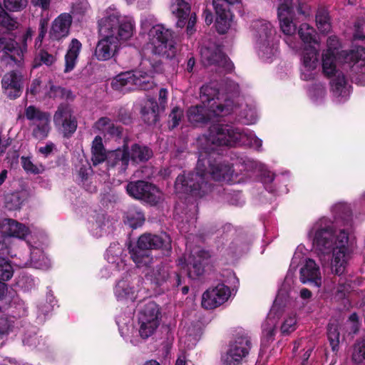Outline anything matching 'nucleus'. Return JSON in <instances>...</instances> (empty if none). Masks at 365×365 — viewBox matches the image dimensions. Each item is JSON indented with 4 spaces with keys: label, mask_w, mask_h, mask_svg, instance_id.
<instances>
[{
    "label": "nucleus",
    "mask_w": 365,
    "mask_h": 365,
    "mask_svg": "<svg viewBox=\"0 0 365 365\" xmlns=\"http://www.w3.org/2000/svg\"><path fill=\"white\" fill-rule=\"evenodd\" d=\"M199 158L195 173L178 176L175 189L178 193H189L195 197H203L212 190L210 178L230 182L234 171L230 165L212 160L210 153L217 147L245 145L259 150L262 141L247 129L229 125H215L208 133L197 140Z\"/></svg>",
    "instance_id": "1"
},
{
    "label": "nucleus",
    "mask_w": 365,
    "mask_h": 365,
    "mask_svg": "<svg viewBox=\"0 0 365 365\" xmlns=\"http://www.w3.org/2000/svg\"><path fill=\"white\" fill-rule=\"evenodd\" d=\"M341 47L339 38L331 36L322 53V72L331 78V90L339 102L350 93L346 75L356 74V83L365 86V48L353 44L349 51H339Z\"/></svg>",
    "instance_id": "2"
},
{
    "label": "nucleus",
    "mask_w": 365,
    "mask_h": 365,
    "mask_svg": "<svg viewBox=\"0 0 365 365\" xmlns=\"http://www.w3.org/2000/svg\"><path fill=\"white\" fill-rule=\"evenodd\" d=\"M307 237L312 242L322 264L329 260L331 272L341 275L346 269L352 252L354 240L345 229L336 232L334 222L322 217L309 227Z\"/></svg>",
    "instance_id": "3"
},
{
    "label": "nucleus",
    "mask_w": 365,
    "mask_h": 365,
    "mask_svg": "<svg viewBox=\"0 0 365 365\" xmlns=\"http://www.w3.org/2000/svg\"><path fill=\"white\" fill-rule=\"evenodd\" d=\"M135 21L131 16H121L115 6L108 7L98 21L99 40L94 56L98 61H108L133 36Z\"/></svg>",
    "instance_id": "4"
},
{
    "label": "nucleus",
    "mask_w": 365,
    "mask_h": 365,
    "mask_svg": "<svg viewBox=\"0 0 365 365\" xmlns=\"http://www.w3.org/2000/svg\"><path fill=\"white\" fill-rule=\"evenodd\" d=\"M238 85L230 82L225 88L211 82L202 86L200 98L202 104L210 108L214 115H227L237 109L234 98L237 97Z\"/></svg>",
    "instance_id": "5"
},
{
    "label": "nucleus",
    "mask_w": 365,
    "mask_h": 365,
    "mask_svg": "<svg viewBox=\"0 0 365 365\" xmlns=\"http://www.w3.org/2000/svg\"><path fill=\"white\" fill-rule=\"evenodd\" d=\"M306 252L303 246L297 247L291 261L289 269L285 277L283 290L287 291L293 282V274L297 268L299 269V279L302 283H309L317 287H320L322 283V274L319 265L310 258L305 257Z\"/></svg>",
    "instance_id": "6"
},
{
    "label": "nucleus",
    "mask_w": 365,
    "mask_h": 365,
    "mask_svg": "<svg viewBox=\"0 0 365 365\" xmlns=\"http://www.w3.org/2000/svg\"><path fill=\"white\" fill-rule=\"evenodd\" d=\"M150 63L143 61L140 68L132 72L122 73L116 76L111 82V86L117 91H127L135 88L149 90L155 86L153 75L160 71V65H153L148 68Z\"/></svg>",
    "instance_id": "7"
},
{
    "label": "nucleus",
    "mask_w": 365,
    "mask_h": 365,
    "mask_svg": "<svg viewBox=\"0 0 365 365\" xmlns=\"http://www.w3.org/2000/svg\"><path fill=\"white\" fill-rule=\"evenodd\" d=\"M160 248L167 251L171 249V240L166 233L160 235L144 234L139 237L137 245L130 249V253L138 267H148L153 263L148 250Z\"/></svg>",
    "instance_id": "8"
},
{
    "label": "nucleus",
    "mask_w": 365,
    "mask_h": 365,
    "mask_svg": "<svg viewBox=\"0 0 365 365\" xmlns=\"http://www.w3.org/2000/svg\"><path fill=\"white\" fill-rule=\"evenodd\" d=\"M253 38L257 53L263 61H268L276 55L278 41L271 23L264 20L255 22Z\"/></svg>",
    "instance_id": "9"
},
{
    "label": "nucleus",
    "mask_w": 365,
    "mask_h": 365,
    "mask_svg": "<svg viewBox=\"0 0 365 365\" xmlns=\"http://www.w3.org/2000/svg\"><path fill=\"white\" fill-rule=\"evenodd\" d=\"M152 155V151L146 146L133 145L130 150L123 147L111 151L108 155V163L110 169L116 170L118 173H124L130 160L133 163L147 161Z\"/></svg>",
    "instance_id": "10"
},
{
    "label": "nucleus",
    "mask_w": 365,
    "mask_h": 365,
    "mask_svg": "<svg viewBox=\"0 0 365 365\" xmlns=\"http://www.w3.org/2000/svg\"><path fill=\"white\" fill-rule=\"evenodd\" d=\"M148 36L154 55L165 58H173L175 56L178 48L171 30L162 24H157L150 29Z\"/></svg>",
    "instance_id": "11"
},
{
    "label": "nucleus",
    "mask_w": 365,
    "mask_h": 365,
    "mask_svg": "<svg viewBox=\"0 0 365 365\" xmlns=\"http://www.w3.org/2000/svg\"><path fill=\"white\" fill-rule=\"evenodd\" d=\"M162 315L159 306L149 302L145 304L138 314V333L143 339L152 336L161 322Z\"/></svg>",
    "instance_id": "12"
},
{
    "label": "nucleus",
    "mask_w": 365,
    "mask_h": 365,
    "mask_svg": "<svg viewBox=\"0 0 365 365\" xmlns=\"http://www.w3.org/2000/svg\"><path fill=\"white\" fill-rule=\"evenodd\" d=\"M69 93L61 87L55 86L50 79L44 77L34 79L26 91L28 96H32L38 101L55 99Z\"/></svg>",
    "instance_id": "13"
},
{
    "label": "nucleus",
    "mask_w": 365,
    "mask_h": 365,
    "mask_svg": "<svg viewBox=\"0 0 365 365\" xmlns=\"http://www.w3.org/2000/svg\"><path fill=\"white\" fill-rule=\"evenodd\" d=\"M30 230L25 225L11 218L0 220V252L4 253L11 237L25 239Z\"/></svg>",
    "instance_id": "14"
},
{
    "label": "nucleus",
    "mask_w": 365,
    "mask_h": 365,
    "mask_svg": "<svg viewBox=\"0 0 365 365\" xmlns=\"http://www.w3.org/2000/svg\"><path fill=\"white\" fill-rule=\"evenodd\" d=\"M30 230L25 225L11 218L0 220V252L4 253L11 237L25 239Z\"/></svg>",
    "instance_id": "15"
},
{
    "label": "nucleus",
    "mask_w": 365,
    "mask_h": 365,
    "mask_svg": "<svg viewBox=\"0 0 365 365\" xmlns=\"http://www.w3.org/2000/svg\"><path fill=\"white\" fill-rule=\"evenodd\" d=\"M319 47L313 45L303 48L300 58V78L303 81H312L319 73Z\"/></svg>",
    "instance_id": "16"
},
{
    "label": "nucleus",
    "mask_w": 365,
    "mask_h": 365,
    "mask_svg": "<svg viewBox=\"0 0 365 365\" xmlns=\"http://www.w3.org/2000/svg\"><path fill=\"white\" fill-rule=\"evenodd\" d=\"M126 191L130 197L143 200L151 205L158 203L163 197L156 186L143 180L130 182L126 186Z\"/></svg>",
    "instance_id": "17"
},
{
    "label": "nucleus",
    "mask_w": 365,
    "mask_h": 365,
    "mask_svg": "<svg viewBox=\"0 0 365 365\" xmlns=\"http://www.w3.org/2000/svg\"><path fill=\"white\" fill-rule=\"evenodd\" d=\"M210 257L209 252L197 247L191 252L187 260L180 257L178 260V266L185 269L190 278H195L202 274Z\"/></svg>",
    "instance_id": "18"
},
{
    "label": "nucleus",
    "mask_w": 365,
    "mask_h": 365,
    "mask_svg": "<svg viewBox=\"0 0 365 365\" xmlns=\"http://www.w3.org/2000/svg\"><path fill=\"white\" fill-rule=\"evenodd\" d=\"M170 10L178 19L176 23L178 27L182 28L187 24V34L192 35L195 32L196 15L192 14L190 16V7L184 0H172Z\"/></svg>",
    "instance_id": "19"
},
{
    "label": "nucleus",
    "mask_w": 365,
    "mask_h": 365,
    "mask_svg": "<svg viewBox=\"0 0 365 365\" xmlns=\"http://www.w3.org/2000/svg\"><path fill=\"white\" fill-rule=\"evenodd\" d=\"M53 122L57 130L64 137L71 136L76 130L77 121L73 115L70 106L61 105L53 115Z\"/></svg>",
    "instance_id": "20"
},
{
    "label": "nucleus",
    "mask_w": 365,
    "mask_h": 365,
    "mask_svg": "<svg viewBox=\"0 0 365 365\" xmlns=\"http://www.w3.org/2000/svg\"><path fill=\"white\" fill-rule=\"evenodd\" d=\"M277 16L280 29L287 36L285 39L286 43L292 49L297 48V45L292 39V36L296 33L297 26L292 21L294 11L292 5L280 4L278 7Z\"/></svg>",
    "instance_id": "21"
},
{
    "label": "nucleus",
    "mask_w": 365,
    "mask_h": 365,
    "mask_svg": "<svg viewBox=\"0 0 365 365\" xmlns=\"http://www.w3.org/2000/svg\"><path fill=\"white\" fill-rule=\"evenodd\" d=\"M250 341L247 336L237 338L230 344V348L222 357V365H240L242 359L249 353Z\"/></svg>",
    "instance_id": "22"
},
{
    "label": "nucleus",
    "mask_w": 365,
    "mask_h": 365,
    "mask_svg": "<svg viewBox=\"0 0 365 365\" xmlns=\"http://www.w3.org/2000/svg\"><path fill=\"white\" fill-rule=\"evenodd\" d=\"M200 55L202 63L206 65L216 64L223 68L226 71H232L234 66L227 56L221 51V48L215 45L209 47H202Z\"/></svg>",
    "instance_id": "23"
},
{
    "label": "nucleus",
    "mask_w": 365,
    "mask_h": 365,
    "mask_svg": "<svg viewBox=\"0 0 365 365\" xmlns=\"http://www.w3.org/2000/svg\"><path fill=\"white\" fill-rule=\"evenodd\" d=\"M230 294V289L227 286L218 284L203 293L202 306L207 309H215L227 302Z\"/></svg>",
    "instance_id": "24"
},
{
    "label": "nucleus",
    "mask_w": 365,
    "mask_h": 365,
    "mask_svg": "<svg viewBox=\"0 0 365 365\" xmlns=\"http://www.w3.org/2000/svg\"><path fill=\"white\" fill-rule=\"evenodd\" d=\"M240 0H213V6L217 15L215 25L220 34H225L232 26V14L228 4H234Z\"/></svg>",
    "instance_id": "25"
},
{
    "label": "nucleus",
    "mask_w": 365,
    "mask_h": 365,
    "mask_svg": "<svg viewBox=\"0 0 365 365\" xmlns=\"http://www.w3.org/2000/svg\"><path fill=\"white\" fill-rule=\"evenodd\" d=\"M140 288L138 284L131 282L126 277L117 281L113 293L118 302L129 303L134 302L139 298Z\"/></svg>",
    "instance_id": "26"
},
{
    "label": "nucleus",
    "mask_w": 365,
    "mask_h": 365,
    "mask_svg": "<svg viewBox=\"0 0 365 365\" xmlns=\"http://www.w3.org/2000/svg\"><path fill=\"white\" fill-rule=\"evenodd\" d=\"M29 255H21L19 262H15L20 267H32L36 269H47L50 260L44 255L41 249L29 245Z\"/></svg>",
    "instance_id": "27"
},
{
    "label": "nucleus",
    "mask_w": 365,
    "mask_h": 365,
    "mask_svg": "<svg viewBox=\"0 0 365 365\" xmlns=\"http://www.w3.org/2000/svg\"><path fill=\"white\" fill-rule=\"evenodd\" d=\"M122 252L123 249L118 243L111 244L106 251V259L109 263L108 269L113 275L127 273L126 264L121 258Z\"/></svg>",
    "instance_id": "28"
},
{
    "label": "nucleus",
    "mask_w": 365,
    "mask_h": 365,
    "mask_svg": "<svg viewBox=\"0 0 365 365\" xmlns=\"http://www.w3.org/2000/svg\"><path fill=\"white\" fill-rule=\"evenodd\" d=\"M72 20V16L68 13L60 14L52 23L49 38L51 40L60 41L67 37L70 32Z\"/></svg>",
    "instance_id": "29"
},
{
    "label": "nucleus",
    "mask_w": 365,
    "mask_h": 365,
    "mask_svg": "<svg viewBox=\"0 0 365 365\" xmlns=\"http://www.w3.org/2000/svg\"><path fill=\"white\" fill-rule=\"evenodd\" d=\"M21 49L14 46L13 41L0 38V73L4 67L21 59Z\"/></svg>",
    "instance_id": "30"
},
{
    "label": "nucleus",
    "mask_w": 365,
    "mask_h": 365,
    "mask_svg": "<svg viewBox=\"0 0 365 365\" xmlns=\"http://www.w3.org/2000/svg\"><path fill=\"white\" fill-rule=\"evenodd\" d=\"M3 93L9 98L14 99L21 93V78L16 73L11 71L5 74L1 80Z\"/></svg>",
    "instance_id": "31"
},
{
    "label": "nucleus",
    "mask_w": 365,
    "mask_h": 365,
    "mask_svg": "<svg viewBox=\"0 0 365 365\" xmlns=\"http://www.w3.org/2000/svg\"><path fill=\"white\" fill-rule=\"evenodd\" d=\"M151 264L142 267L145 269V278L158 286L163 284L170 277V265L168 263H161L151 267Z\"/></svg>",
    "instance_id": "32"
},
{
    "label": "nucleus",
    "mask_w": 365,
    "mask_h": 365,
    "mask_svg": "<svg viewBox=\"0 0 365 365\" xmlns=\"http://www.w3.org/2000/svg\"><path fill=\"white\" fill-rule=\"evenodd\" d=\"M277 299L275 300L266 320L262 324V341L264 346L274 340L277 333V324L279 319L278 316H277Z\"/></svg>",
    "instance_id": "33"
},
{
    "label": "nucleus",
    "mask_w": 365,
    "mask_h": 365,
    "mask_svg": "<svg viewBox=\"0 0 365 365\" xmlns=\"http://www.w3.org/2000/svg\"><path fill=\"white\" fill-rule=\"evenodd\" d=\"M187 115L188 120L192 124L205 123L215 117L223 116L214 115L210 108L202 103V105L190 107L187 112Z\"/></svg>",
    "instance_id": "34"
},
{
    "label": "nucleus",
    "mask_w": 365,
    "mask_h": 365,
    "mask_svg": "<svg viewBox=\"0 0 365 365\" xmlns=\"http://www.w3.org/2000/svg\"><path fill=\"white\" fill-rule=\"evenodd\" d=\"M81 48L82 44L78 39L73 38L71 41L65 55V73H69L74 69Z\"/></svg>",
    "instance_id": "35"
},
{
    "label": "nucleus",
    "mask_w": 365,
    "mask_h": 365,
    "mask_svg": "<svg viewBox=\"0 0 365 365\" xmlns=\"http://www.w3.org/2000/svg\"><path fill=\"white\" fill-rule=\"evenodd\" d=\"M330 212L335 220H341L345 225H352L351 206L345 202H338L330 207Z\"/></svg>",
    "instance_id": "36"
},
{
    "label": "nucleus",
    "mask_w": 365,
    "mask_h": 365,
    "mask_svg": "<svg viewBox=\"0 0 365 365\" xmlns=\"http://www.w3.org/2000/svg\"><path fill=\"white\" fill-rule=\"evenodd\" d=\"M160 107L153 99H148L144 102L141 114L144 121L148 124H155L158 120Z\"/></svg>",
    "instance_id": "37"
},
{
    "label": "nucleus",
    "mask_w": 365,
    "mask_h": 365,
    "mask_svg": "<svg viewBox=\"0 0 365 365\" xmlns=\"http://www.w3.org/2000/svg\"><path fill=\"white\" fill-rule=\"evenodd\" d=\"M29 128L34 138L38 140L45 139L51 130V115L44 118L43 120L29 123Z\"/></svg>",
    "instance_id": "38"
},
{
    "label": "nucleus",
    "mask_w": 365,
    "mask_h": 365,
    "mask_svg": "<svg viewBox=\"0 0 365 365\" xmlns=\"http://www.w3.org/2000/svg\"><path fill=\"white\" fill-rule=\"evenodd\" d=\"M93 128L95 131L103 134L110 135H118L120 133L119 127L115 125L113 120L108 117L99 118L93 125Z\"/></svg>",
    "instance_id": "39"
},
{
    "label": "nucleus",
    "mask_w": 365,
    "mask_h": 365,
    "mask_svg": "<svg viewBox=\"0 0 365 365\" xmlns=\"http://www.w3.org/2000/svg\"><path fill=\"white\" fill-rule=\"evenodd\" d=\"M13 274L14 270L10 262L0 257V299L4 296L7 290V286L3 281L9 280Z\"/></svg>",
    "instance_id": "40"
},
{
    "label": "nucleus",
    "mask_w": 365,
    "mask_h": 365,
    "mask_svg": "<svg viewBox=\"0 0 365 365\" xmlns=\"http://www.w3.org/2000/svg\"><path fill=\"white\" fill-rule=\"evenodd\" d=\"M299 35L304 43V47L309 45L319 47V41L317 39L315 31L314 28L309 26L307 24H302L300 26Z\"/></svg>",
    "instance_id": "41"
},
{
    "label": "nucleus",
    "mask_w": 365,
    "mask_h": 365,
    "mask_svg": "<svg viewBox=\"0 0 365 365\" xmlns=\"http://www.w3.org/2000/svg\"><path fill=\"white\" fill-rule=\"evenodd\" d=\"M106 158V151L101 137L96 136L92 145V161L93 165L103 162Z\"/></svg>",
    "instance_id": "42"
},
{
    "label": "nucleus",
    "mask_w": 365,
    "mask_h": 365,
    "mask_svg": "<svg viewBox=\"0 0 365 365\" xmlns=\"http://www.w3.org/2000/svg\"><path fill=\"white\" fill-rule=\"evenodd\" d=\"M145 221L143 214L138 210L130 209L125 215L124 222L132 228L141 226Z\"/></svg>",
    "instance_id": "43"
},
{
    "label": "nucleus",
    "mask_w": 365,
    "mask_h": 365,
    "mask_svg": "<svg viewBox=\"0 0 365 365\" xmlns=\"http://www.w3.org/2000/svg\"><path fill=\"white\" fill-rule=\"evenodd\" d=\"M48 115H51L49 113L43 111L34 106H27L24 110V116L30 123H33L38 120H43L44 118Z\"/></svg>",
    "instance_id": "44"
},
{
    "label": "nucleus",
    "mask_w": 365,
    "mask_h": 365,
    "mask_svg": "<svg viewBox=\"0 0 365 365\" xmlns=\"http://www.w3.org/2000/svg\"><path fill=\"white\" fill-rule=\"evenodd\" d=\"M19 23L17 21L9 15L0 4V33L2 29L11 31L17 29Z\"/></svg>",
    "instance_id": "45"
},
{
    "label": "nucleus",
    "mask_w": 365,
    "mask_h": 365,
    "mask_svg": "<svg viewBox=\"0 0 365 365\" xmlns=\"http://www.w3.org/2000/svg\"><path fill=\"white\" fill-rule=\"evenodd\" d=\"M110 226L111 222L108 220H106V217L102 215L98 217L96 224L93 225L92 233L96 237H101L104 233L110 231Z\"/></svg>",
    "instance_id": "46"
},
{
    "label": "nucleus",
    "mask_w": 365,
    "mask_h": 365,
    "mask_svg": "<svg viewBox=\"0 0 365 365\" xmlns=\"http://www.w3.org/2000/svg\"><path fill=\"white\" fill-rule=\"evenodd\" d=\"M316 23L322 33H328L331 30L329 14L325 10L318 11L316 15Z\"/></svg>",
    "instance_id": "47"
},
{
    "label": "nucleus",
    "mask_w": 365,
    "mask_h": 365,
    "mask_svg": "<svg viewBox=\"0 0 365 365\" xmlns=\"http://www.w3.org/2000/svg\"><path fill=\"white\" fill-rule=\"evenodd\" d=\"M351 357L354 363L365 364V340L354 344Z\"/></svg>",
    "instance_id": "48"
},
{
    "label": "nucleus",
    "mask_w": 365,
    "mask_h": 365,
    "mask_svg": "<svg viewBox=\"0 0 365 365\" xmlns=\"http://www.w3.org/2000/svg\"><path fill=\"white\" fill-rule=\"evenodd\" d=\"M32 30L29 28L27 29L21 35V39H19V41H21V45L19 46L18 44V43L16 41H15L14 40L10 38H6V37H2L1 38H4L6 39V41H11L14 42V46L18 48V49H21V57L23 56V53L26 50V46H27V42L29 41H31V37H32Z\"/></svg>",
    "instance_id": "49"
},
{
    "label": "nucleus",
    "mask_w": 365,
    "mask_h": 365,
    "mask_svg": "<svg viewBox=\"0 0 365 365\" xmlns=\"http://www.w3.org/2000/svg\"><path fill=\"white\" fill-rule=\"evenodd\" d=\"M240 117L246 124H254L257 120V113L255 107L246 106L241 112Z\"/></svg>",
    "instance_id": "50"
},
{
    "label": "nucleus",
    "mask_w": 365,
    "mask_h": 365,
    "mask_svg": "<svg viewBox=\"0 0 365 365\" xmlns=\"http://www.w3.org/2000/svg\"><path fill=\"white\" fill-rule=\"evenodd\" d=\"M297 328V318L296 315L292 314L287 316L284 319L281 327V331L284 334H288L294 331Z\"/></svg>",
    "instance_id": "51"
},
{
    "label": "nucleus",
    "mask_w": 365,
    "mask_h": 365,
    "mask_svg": "<svg viewBox=\"0 0 365 365\" xmlns=\"http://www.w3.org/2000/svg\"><path fill=\"white\" fill-rule=\"evenodd\" d=\"M5 8L9 11L16 12L24 9L27 4V0H4Z\"/></svg>",
    "instance_id": "52"
},
{
    "label": "nucleus",
    "mask_w": 365,
    "mask_h": 365,
    "mask_svg": "<svg viewBox=\"0 0 365 365\" xmlns=\"http://www.w3.org/2000/svg\"><path fill=\"white\" fill-rule=\"evenodd\" d=\"M21 162L23 168L26 172L33 173V174H38L41 173L43 170V166L40 165L39 166L34 165L31 159L27 157H21Z\"/></svg>",
    "instance_id": "53"
},
{
    "label": "nucleus",
    "mask_w": 365,
    "mask_h": 365,
    "mask_svg": "<svg viewBox=\"0 0 365 365\" xmlns=\"http://www.w3.org/2000/svg\"><path fill=\"white\" fill-rule=\"evenodd\" d=\"M5 203L9 210H17L21 207L22 200L18 192H14L6 196Z\"/></svg>",
    "instance_id": "54"
},
{
    "label": "nucleus",
    "mask_w": 365,
    "mask_h": 365,
    "mask_svg": "<svg viewBox=\"0 0 365 365\" xmlns=\"http://www.w3.org/2000/svg\"><path fill=\"white\" fill-rule=\"evenodd\" d=\"M183 116V111L179 107H174L169 115V127L171 129L175 128L179 125Z\"/></svg>",
    "instance_id": "55"
},
{
    "label": "nucleus",
    "mask_w": 365,
    "mask_h": 365,
    "mask_svg": "<svg viewBox=\"0 0 365 365\" xmlns=\"http://www.w3.org/2000/svg\"><path fill=\"white\" fill-rule=\"evenodd\" d=\"M16 285L24 291H29L35 287V281L31 276L23 275L19 277Z\"/></svg>",
    "instance_id": "56"
},
{
    "label": "nucleus",
    "mask_w": 365,
    "mask_h": 365,
    "mask_svg": "<svg viewBox=\"0 0 365 365\" xmlns=\"http://www.w3.org/2000/svg\"><path fill=\"white\" fill-rule=\"evenodd\" d=\"M55 305V298L51 292H48L46 295V303H41L38 305V310L43 315L49 313Z\"/></svg>",
    "instance_id": "57"
},
{
    "label": "nucleus",
    "mask_w": 365,
    "mask_h": 365,
    "mask_svg": "<svg viewBox=\"0 0 365 365\" xmlns=\"http://www.w3.org/2000/svg\"><path fill=\"white\" fill-rule=\"evenodd\" d=\"M309 93L312 99L317 102L325 96V87L323 85H316L309 89Z\"/></svg>",
    "instance_id": "58"
},
{
    "label": "nucleus",
    "mask_w": 365,
    "mask_h": 365,
    "mask_svg": "<svg viewBox=\"0 0 365 365\" xmlns=\"http://www.w3.org/2000/svg\"><path fill=\"white\" fill-rule=\"evenodd\" d=\"M327 334L330 344L332 346V349L334 351L336 347L338 346L339 339V333L337 328L333 325L329 326Z\"/></svg>",
    "instance_id": "59"
},
{
    "label": "nucleus",
    "mask_w": 365,
    "mask_h": 365,
    "mask_svg": "<svg viewBox=\"0 0 365 365\" xmlns=\"http://www.w3.org/2000/svg\"><path fill=\"white\" fill-rule=\"evenodd\" d=\"M14 328V320L9 318H0V334H8Z\"/></svg>",
    "instance_id": "60"
},
{
    "label": "nucleus",
    "mask_w": 365,
    "mask_h": 365,
    "mask_svg": "<svg viewBox=\"0 0 365 365\" xmlns=\"http://www.w3.org/2000/svg\"><path fill=\"white\" fill-rule=\"evenodd\" d=\"M180 342L184 344L185 346L187 349H191L197 344L198 336L197 334H188L180 336Z\"/></svg>",
    "instance_id": "61"
},
{
    "label": "nucleus",
    "mask_w": 365,
    "mask_h": 365,
    "mask_svg": "<svg viewBox=\"0 0 365 365\" xmlns=\"http://www.w3.org/2000/svg\"><path fill=\"white\" fill-rule=\"evenodd\" d=\"M130 322L131 317L130 316L125 317V318H123L121 316H118L116 318V323L122 336L124 334L125 326L127 327Z\"/></svg>",
    "instance_id": "62"
},
{
    "label": "nucleus",
    "mask_w": 365,
    "mask_h": 365,
    "mask_svg": "<svg viewBox=\"0 0 365 365\" xmlns=\"http://www.w3.org/2000/svg\"><path fill=\"white\" fill-rule=\"evenodd\" d=\"M348 324L350 325V333L355 334L359 329V317L356 313H353L350 315Z\"/></svg>",
    "instance_id": "63"
},
{
    "label": "nucleus",
    "mask_w": 365,
    "mask_h": 365,
    "mask_svg": "<svg viewBox=\"0 0 365 365\" xmlns=\"http://www.w3.org/2000/svg\"><path fill=\"white\" fill-rule=\"evenodd\" d=\"M39 57L41 62L47 66H51L56 61L54 56L44 51L40 52Z\"/></svg>",
    "instance_id": "64"
}]
</instances>
